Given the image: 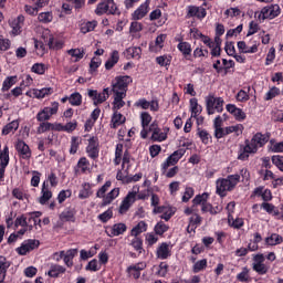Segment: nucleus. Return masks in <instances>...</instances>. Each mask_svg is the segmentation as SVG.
<instances>
[{
    "mask_svg": "<svg viewBox=\"0 0 283 283\" xmlns=\"http://www.w3.org/2000/svg\"><path fill=\"white\" fill-rule=\"evenodd\" d=\"M125 96H127V93L114 94L113 112H118V109L125 107V101H123Z\"/></svg>",
    "mask_w": 283,
    "mask_h": 283,
    "instance_id": "obj_23",
    "label": "nucleus"
},
{
    "mask_svg": "<svg viewBox=\"0 0 283 283\" xmlns=\"http://www.w3.org/2000/svg\"><path fill=\"white\" fill-rule=\"evenodd\" d=\"M69 54L73 56V59H75V62L83 59V51H81L80 49H72L69 51Z\"/></svg>",
    "mask_w": 283,
    "mask_h": 283,
    "instance_id": "obj_63",
    "label": "nucleus"
},
{
    "mask_svg": "<svg viewBox=\"0 0 283 283\" xmlns=\"http://www.w3.org/2000/svg\"><path fill=\"white\" fill-rule=\"evenodd\" d=\"M198 136L203 145H209V140H211V135H209L207 130H198Z\"/></svg>",
    "mask_w": 283,
    "mask_h": 283,
    "instance_id": "obj_62",
    "label": "nucleus"
},
{
    "mask_svg": "<svg viewBox=\"0 0 283 283\" xmlns=\"http://www.w3.org/2000/svg\"><path fill=\"white\" fill-rule=\"evenodd\" d=\"M242 132H244V126L242 124L226 127V136H229V134H235L237 136H240Z\"/></svg>",
    "mask_w": 283,
    "mask_h": 283,
    "instance_id": "obj_39",
    "label": "nucleus"
},
{
    "mask_svg": "<svg viewBox=\"0 0 283 283\" xmlns=\"http://www.w3.org/2000/svg\"><path fill=\"white\" fill-rule=\"evenodd\" d=\"M90 196H92L91 186L90 184H85L78 193V198H81V200H85V198H90Z\"/></svg>",
    "mask_w": 283,
    "mask_h": 283,
    "instance_id": "obj_53",
    "label": "nucleus"
},
{
    "mask_svg": "<svg viewBox=\"0 0 283 283\" xmlns=\"http://www.w3.org/2000/svg\"><path fill=\"white\" fill-rule=\"evenodd\" d=\"M269 134L256 133L251 140L247 139L245 143H248L258 154V149L264 147L269 143Z\"/></svg>",
    "mask_w": 283,
    "mask_h": 283,
    "instance_id": "obj_7",
    "label": "nucleus"
},
{
    "mask_svg": "<svg viewBox=\"0 0 283 283\" xmlns=\"http://www.w3.org/2000/svg\"><path fill=\"white\" fill-rule=\"evenodd\" d=\"M8 269H10V262L4 256H0V283H6Z\"/></svg>",
    "mask_w": 283,
    "mask_h": 283,
    "instance_id": "obj_24",
    "label": "nucleus"
},
{
    "mask_svg": "<svg viewBox=\"0 0 283 283\" xmlns=\"http://www.w3.org/2000/svg\"><path fill=\"white\" fill-rule=\"evenodd\" d=\"M136 193H138V188L134 187L133 191L128 192L127 196L122 201V205L119 206V213H127L129 211V208L134 202H136Z\"/></svg>",
    "mask_w": 283,
    "mask_h": 283,
    "instance_id": "obj_8",
    "label": "nucleus"
},
{
    "mask_svg": "<svg viewBox=\"0 0 283 283\" xmlns=\"http://www.w3.org/2000/svg\"><path fill=\"white\" fill-rule=\"evenodd\" d=\"M45 70H48V67L43 63H35L31 67V72H34V74H45Z\"/></svg>",
    "mask_w": 283,
    "mask_h": 283,
    "instance_id": "obj_56",
    "label": "nucleus"
},
{
    "mask_svg": "<svg viewBox=\"0 0 283 283\" xmlns=\"http://www.w3.org/2000/svg\"><path fill=\"white\" fill-rule=\"evenodd\" d=\"M76 255H78V250L77 249H71L67 250L65 255H64V263L66 264V266L71 268L74 266V258H76Z\"/></svg>",
    "mask_w": 283,
    "mask_h": 283,
    "instance_id": "obj_29",
    "label": "nucleus"
},
{
    "mask_svg": "<svg viewBox=\"0 0 283 283\" xmlns=\"http://www.w3.org/2000/svg\"><path fill=\"white\" fill-rule=\"evenodd\" d=\"M17 83V76H9L3 81L2 92H8Z\"/></svg>",
    "mask_w": 283,
    "mask_h": 283,
    "instance_id": "obj_49",
    "label": "nucleus"
},
{
    "mask_svg": "<svg viewBox=\"0 0 283 283\" xmlns=\"http://www.w3.org/2000/svg\"><path fill=\"white\" fill-rule=\"evenodd\" d=\"M95 14L97 17H103V14H118V7L114 0H103L97 4Z\"/></svg>",
    "mask_w": 283,
    "mask_h": 283,
    "instance_id": "obj_2",
    "label": "nucleus"
},
{
    "mask_svg": "<svg viewBox=\"0 0 283 283\" xmlns=\"http://www.w3.org/2000/svg\"><path fill=\"white\" fill-rule=\"evenodd\" d=\"M119 193L120 189L114 188L112 191H109L106 196L103 197L104 199L102 202V207H107V205H112V202H114V200L118 198Z\"/></svg>",
    "mask_w": 283,
    "mask_h": 283,
    "instance_id": "obj_21",
    "label": "nucleus"
},
{
    "mask_svg": "<svg viewBox=\"0 0 283 283\" xmlns=\"http://www.w3.org/2000/svg\"><path fill=\"white\" fill-rule=\"evenodd\" d=\"M132 83V78L127 75L115 78L112 92L114 94H127V86Z\"/></svg>",
    "mask_w": 283,
    "mask_h": 283,
    "instance_id": "obj_6",
    "label": "nucleus"
},
{
    "mask_svg": "<svg viewBox=\"0 0 283 283\" xmlns=\"http://www.w3.org/2000/svg\"><path fill=\"white\" fill-rule=\"evenodd\" d=\"M50 198H52V191H50L45 187V182H44L42 186V196L39 199L40 205H45V202H48V200H50Z\"/></svg>",
    "mask_w": 283,
    "mask_h": 283,
    "instance_id": "obj_44",
    "label": "nucleus"
},
{
    "mask_svg": "<svg viewBox=\"0 0 283 283\" xmlns=\"http://www.w3.org/2000/svg\"><path fill=\"white\" fill-rule=\"evenodd\" d=\"M281 12L282 9L280 8V4H269L261 9L258 19L260 21H266V19L273 20L280 17Z\"/></svg>",
    "mask_w": 283,
    "mask_h": 283,
    "instance_id": "obj_3",
    "label": "nucleus"
},
{
    "mask_svg": "<svg viewBox=\"0 0 283 283\" xmlns=\"http://www.w3.org/2000/svg\"><path fill=\"white\" fill-rule=\"evenodd\" d=\"M127 231V226L125 223H115L111 228V238L123 235Z\"/></svg>",
    "mask_w": 283,
    "mask_h": 283,
    "instance_id": "obj_30",
    "label": "nucleus"
},
{
    "mask_svg": "<svg viewBox=\"0 0 283 283\" xmlns=\"http://www.w3.org/2000/svg\"><path fill=\"white\" fill-rule=\"evenodd\" d=\"M145 231H147V223L145 221H140L132 229L130 235H133V238H138V235H140V233H145Z\"/></svg>",
    "mask_w": 283,
    "mask_h": 283,
    "instance_id": "obj_35",
    "label": "nucleus"
},
{
    "mask_svg": "<svg viewBox=\"0 0 283 283\" xmlns=\"http://www.w3.org/2000/svg\"><path fill=\"white\" fill-rule=\"evenodd\" d=\"M113 116L111 119V127L113 129H116L117 127H120L126 120L125 116L123 114L118 113V111H113Z\"/></svg>",
    "mask_w": 283,
    "mask_h": 283,
    "instance_id": "obj_22",
    "label": "nucleus"
},
{
    "mask_svg": "<svg viewBox=\"0 0 283 283\" xmlns=\"http://www.w3.org/2000/svg\"><path fill=\"white\" fill-rule=\"evenodd\" d=\"M238 182H240V175H229L227 178L218 179L216 182L218 196L224 198L227 191H233Z\"/></svg>",
    "mask_w": 283,
    "mask_h": 283,
    "instance_id": "obj_1",
    "label": "nucleus"
},
{
    "mask_svg": "<svg viewBox=\"0 0 283 283\" xmlns=\"http://www.w3.org/2000/svg\"><path fill=\"white\" fill-rule=\"evenodd\" d=\"M140 119H142V132L140 136L142 138H147V134H149V123H151V115L149 113L144 112L140 114Z\"/></svg>",
    "mask_w": 283,
    "mask_h": 283,
    "instance_id": "obj_16",
    "label": "nucleus"
},
{
    "mask_svg": "<svg viewBox=\"0 0 283 283\" xmlns=\"http://www.w3.org/2000/svg\"><path fill=\"white\" fill-rule=\"evenodd\" d=\"M69 103L73 107H81V105H83V95L78 92H74L69 96Z\"/></svg>",
    "mask_w": 283,
    "mask_h": 283,
    "instance_id": "obj_31",
    "label": "nucleus"
},
{
    "mask_svg": "<svg viewBox=\"0 0 283 283\" xmlns=\"http://www.w3.org/2000/svg\"><path fill=\"white\" fill-rule=\"evenodd\" d=\"M206 107L209 116L216 114V112L220 114L224 107V99H222V97H213V95H209L206 97Z\"/></svg>",
    "mask_w": 283,
    "mask_h": 283,
    "instance_id": "obj_4",
    "label": "nucleus"
},
{
    "mask_svg": "<svg viewBox=\"0 0 283 283\" xmlns=\"http://www.w3.org/2000/svg\"><path fill=\"white\" fill-rule=\"evenodd\" d=\"M187 19L197 17V19H205L207 17V10L205 8L189 6L187 11Z\"/></svg>",
    "mask_w": 283,
    "mask_h": 283,
    "instance_id": "obj_14",
    "label": "nucleus"
},
{
    "mask_svg": "<svg viewBox=\"0 0 283 283\" xmlns=\"http://www.w3.org/2000/svg\"><path fill=\"white\" fill-rule=\"evenodd\" d=\"M148 132H153L151 140H154L155 143H163V140H167V133L160 132V129L158 128V123L156 122L150 124V126L148 127Z\"/></svg>",
    "mask_w": 283,
    "mask_h": 283,
    "instance_id": "obj_12",
    "label": "nucleus"
},
{
    "mask_svg": "<svg viewBox=\"0 0 283 283\" xmlns=\"http://www.w3.org/2000/svg\"><path fill=\"white\" fill-rule=\"evenodd\" d=\"M156 63L160 65V67H167L171 65V56L169 55H160L156 57Z\"/></svg>",
    "mask_w": 283,
    "mask_h": 283,
    "instance_id": "obj_47",
    "label": "nucleus"
},
{
    "mask_svg": "<svg viewBox=\"0 0 283 283\" xmlns=\"http://www.w3.org/2000/svg\"><path fill=\"white\" fill-rule=\"evenodd\" d=\"M39 216H41V212H33L27 217V227L30 231H32V228L36 227V224H41V219H39Z\"/></svg>",
    "mask_w": 283,
    "mask_h": 283,
    "instance_id": "obj_26",
    "label": "nucleus"
},
{
    "mask_svg": "<svg viewBox=\"0 0 283 283\" xmlns=\"http://www.w3.org/2000/svg\"><path fill=\"white\" fill-rule=\"evenodd\" d=\"M109 98V88H104L102 93H97V97L95 99V105H101L105 103Z\"/></svg>",
    "mask_w": 283,
    "mask_h": 283,
    "instance_id": "obj_46",
    "label": "nucleus"
},
{
    "mask_svg": "<svg viewBox=\"0 0 283 283\" xmlns=\"http://www.w3.org/2000/svg\"><path fill=\"white\" fill-rule=\"evenodd\" d=\"M109 187H112V181H106L96 192L97 198H105V193H107Z\"/></svg>",
    "mask_w": 283,
    "mask_h": 283,
    "instance_id": "obj_57",
    "label": "nucleus"
},
{
    "mask_svg": "<svg viewBox=\"0 0 283 283\" xmlns=\"http://www.w3.org/2000/svg\"><path fill=\"white\" fill-rule=\"evenodd\" d=\"M76 218L74 217V211L66 210L63 211L60 214V222L57 223V227H63V223L65 222H75Z\"/></svg>",
    "mask_w": 283,
    "mask_h": 283,
    "instance_id": "obj_25",
    "label": "nucleus"
},
{
    "mask_svg": "<svg viewBox=\"0 0 283 283\" xmlns=\"http://www.w3.org/2000/svg\"><path fill=\"white\" fill-rule=\"evenodd\" d=\"M149 0H146L137 10L133 13V19L135 21H140V19H145L147 13L149 12Z\"/></svg>",
    "mask_w": 283,
    "mask_h": 283,
    "instance_id": "obj_15",
    "label": "nucleus"
},
{
    "mask_svg": "<svg viewBox=\"0 0 283 283\" xmlns=\"http://www.w3.org/2000/svg\"><path fill=\"white\" fill-rule=\"evenodd\" d=\"M228 222L230 227H233L234 229H240L241 227L244 226V221L242 219H233L231 214L228 216Z\"/></svg>",
    "mask_w": 283,
    "mask_h": 283,
    "instance_id": "obj_50",
    "label": "nucleus"
},
{
    "mask_svg": "<svg viewBox=\"0 0 283 283\" xmlns=\"http://www.w3.org/2000/svg\"><path fill=\"white\" fill-rule=\"evenodd\" d=\"M283 237L277 233H272L270 237L265 238V244L268 247H277V244H282Z\"/></svg>",
    "mask_w": 283,
    "mask_h": 283,
    "instance_id": "obj_27",
    "label": "nucleus"
},
{
    "mask_svg": "<svg viewBox=\"0 0 283 283\" xmlns=\"http://www.w3.org/2000/svg\"><path fill=\"white\" fill-rule=\"evenodd\" d=\"M57 113L59 102H53L51 106H46L38 113L36 120H39V123H45V120H50V118H52V116Z\"/></svg>",
    "mask_w": 283,
    "mask_h": 283,
    "instance_id": "obj_5",
    "label": "nucleus"
},
{
    "mask_svg": "<svg viewBox=\"0 0 283 283\" xmlns=\"http://www.w3.org/2000/svg\"><path fill=\"white\" fill-rule=\"evenodd\" d=\"M98 147H99L98 137H94V136L90 137L88 145L86 147V154L88 158H92V160H96V158H98V154L101 151Z\"/></svg>",
    "mask_w": 283,
    "mask_h": 283,
    "instance_id": "obj_9",
    "label": "nucleus"
},
{
    "mask_svg": "<svg viewBox=\"0 0 283 283\" xmlns=\"http://www.w3.org/2000/svg\"><path fill=\"white\" fill-rule=\"evenodd\" d=\"M12 196L13 198H17V200H29V196L23 193L19 188L12 190Z\"/></svg>",
    "mask_w": 283,
    "mask_h": 283,
    "instance_id": "obj_60",
    "label": "nucleus"
},
{
    "mask_svg": "<svg viewBox=\"0 0 283 283\" xmlns=\"http://www.w3.org/2000/svg\"><path fill=\"white\" fill-rule=\"evenodd\" d=\"M62 273H65V268L63 265L53 264L51 265L48 275L49 277H59Z\"/></svg>",
    "mask_w": 283,
    "mask_h": 283,
    "instance_id": "obj_34",
    "label": "nucleus"
},
{
    "mask_svg": "<svg viewBox=\"0 0 283 283\" xmlns=\"http://www.w3.org/2000/svg\"><path fill=\"white\" fill-rule=\"evenodd\" d=\"M169 231V227L165 224V222L160 221L155 226V233L157 235H163L164 233H167Z\"/></svg>",
    "mask_w": 283,
    "mask_h": 283,
    "instance_id": "obj_52",
    "label": "nucleus"
},
{
    "mask_svg": "<svg viewBox=\"0 0 283 283\" xmlns=\"http://www.w3.org/2000/svg\"><path fill=\"white\" fill-rule=\"evenodd\" d=\"M54 14L51 11L41 12L38 15V21L40 23H52Z\"/></svg>",
    "mask_w": 283,
    "mask_h": 283,
    "instance_id": "obj_41",
    "label": "nucleus"
},
{
    "mask_svg": "<svg viewBox=\"0 0 283 283\" xmlns=\"http://www.w3.org/2000/svg\"><path fill=\"white\" fill-rule=\"evenodd\" d=\"M39 244H41L39 240L30 239L28 241H24L20 248H17V253H19V255H28L30 251H34V249H39Z\"/></svg>",
    "mask_w": 283,
    "mask_h": 283,
    "instance_id": "obj_10",
    "label": "nucleus"
},
{
    "mask_svg": "<svg viewBox=\"0 0 283 283\" xmlns=\"http://www.w3.org/2000/svg\"><path fill=\"white\" fill-rule=\"evenodd\" d=\"M118 51H113L111 54V59H108V61L105 63V69L106 70H112V67H114V65H116V63H118Z\"/></svg>",
    "mask_w": 283,
    "mask_h": 283,
    "instance_id": "obj_43",
    "label": "nucleus"
},
{
    "mask_svg": "<svg viewBox=\"0 0 283 283\" xmlns=\"http://www.w3.org/2000/svg\"><path fill=\"white\" fill-rule=\"evenodd\" d=\"M96 25L98 23L96 21H88L81 24V32L82 34H87V32H94Z\"/></svg>",
    "mask_w": 283,
    "mask_h": 283,
    "instance_id": "obj_40",
    "label": "nucleus"
},
{
    "mask_svg": "<svg viewBox=\"0 0 283 283\" xmlns=\"http://www.w3.org/2000/svg\"><path fill=\"white\" fill-rule=\"evenodd\" d=\"M190 111H191V118H198V116L202 114V106L198 104L197 98L190 99Z\"/></svg>",
    "mask_w": 283,
    "mask_h": 283,
    "instance_id": "obj_28",
    "label": "nucleus"
},
{
    "mask_svg": "<svg viewBox=\"0 0 283 283\" xmlns=\"http://www.w3.org/2000/svg\"><path fill=\"white\" fill-rule=\"evenodd\" d=\"M53 92L54 90L52 87H46L42 90H34L33 95L35 98H45V96H50Z\"/></svg>",
    "mask_w": 283,
    "mask_h": 283,
    "instance_id": "obj_42",
    "label": "nucleus"
},
{
    "mask_svg": "<svg viewBox=\"0 0 283 283\" xmlns=\"http://www.w3.org/2000/svg\"><path fill=\"white\" fill-rule=\"evenodd\" d=\"M52 129V123L42 122L38 127V134H45V132H50Z\"/></svg>",
    "mask_w": 283,
    "mask_h": 283,
    "instance_id": "obj_61",
    "label": "nucleus"
},
{
    "mask_svg": "<svg viewBox=\"0 0 283 283\" xmlns=\"http://www.w3.org/2000/svg\"><path fill=\"white\" fill-rule=\"evenodd\" d=\"M253 271L259 275H266L269 273V266L264 264V254H256L254 256Z\"/></svg>",
    "mask_w": 283,
    "mask_h": 283,
    "instance_id": "obj_11",
    "label": "nucleus"
},
{
    "mask_svg": "<svg viewBox=\"0 0 283 283\" xmlns=\"http://www.w3.org/2000/svg\"><path fill=\"white\" fill-rule=\"evenodd\" d=\"M227 112H229L230 114H232V116H234L235 120H244L247 118V114L241 109L238 108L235 105L233 104H228L226 106Z\"/></svg>",
    "mask_w": 283,
    "mask_h": 283,
    "instance_id": "obj_17",
    "label": "nucleus"
},
{
    "mask_svg": "<svg viewBox=\"0 0 283 283\" xmlns=\"http://www.w3.org/2000/svg\"><path fill=\"white\" fill-rule=\"evenodd\" d=\"M17 129H19V122L13 120V122L7 124L2 128V134H3V136H8V134H14V132H17Z\"/></svg>",
    "mask_w": 283,
    "mask_h": 283,
    "instance_id": "obj_37",
    "label": "nucleus"
},
{
    "mask_svg": "<svg viewBox=\"0 0 283 283\" xmlns=\"http://www.w3.org/2000/svg\"><path fill=\"white\" fill-rule=\"evenodd\" d=\"M237 46L239 52H241L242 54H255V52H258V44H253L252 46H249L247 42L239 41Z\"/></svg>",
    "mask_w": 283,
    "mask_h": 283,
    "instance_id": "obj_19",
    "label": "nucleus"
},
{
    "mask_svg": "<svg viewBox=\"0 0 283 283\" xmlns=\"http://www.w3.org/2000/svg\"><path fill=\"white\" fill-rule=\"evenodd\" d=\"M48 45L50 50H61V48H63V42L57 41L54 39L53 35H50L48 40Z\"/></svg>",
    "mask_w": 283,
    "mask_h": 283,
    "instance_id": "obj_48",
    "label": "nucleus"
},
{
    "mask_svg": "<svg viewBox=\"0 0 283 283\" xmlns=\"http://www.w3.org/2000/svg\"><path fill=\"white\" fill-rule=\"evenodd\" d=\"M201 211L202 213H211V216H216L218 213H220V211H222V207L221 206H217V210L213 208V206H211V203H208L207 201L201 206Z\"/></svg>",
    "mask_w": 283,
    "mask_h": 283,
    "instance_id": "obj_36",
    "label": "nucleus"
},
{
    "mask_svg": "<svg viewBox=\"0 0 283 283\" xmlns=\"http://www.w3.org/2000/svg\"><path fill=\"white\" fill-rule=\"evenodd\" d=\"M249 154H256L255 148H252L248 143H245V146L243 147V149L240 150L238 159L249 160Z\"/></svg>",
    "mask_w": 283,
    "mask_h": 283,
    "instance_id": "obj_33",
    "label": "nucleus"
},
{
    "mask_svg": "<svg viewBox=\"0 0 283 283\" xmlns=\"http://www.w3.org/2000/svg\"><path fill=\"white\" fill-rule=\"evenodd\" d=\"M15 149L24 159L30 158V156H32V153L30 151V146H28V144H25V142L23 140H18Z\"/></svg>",
    "mask_w": 283,
    "mask_h": 283,
    "instance_id": "obj_20",
    "label": "nucleus"
},
{
    "mask_svg": "<svg viewBox=\"0 0 283 283\" xmlns=\"http://www.w3.org/2000/svg\"><path fill=\"white\" fill-rule=\"evenodd\" d=\"M156 253L159 260H167V258H171V249L169 248V244L165 242L157 248Z\"/></svg>",
    "mask_w": 283,
    "mask_h": 283,
    "instance_id": "obj_18",
    "label": "nucleus"
},
{
    "mask_svg": "<svg viewBox=\"0 0 283 283\" xmlns=\"http://www.w3.org/2000/svg\"><path fill=\"white\" fill-rule=\"evenodd\" d=\"M15 227H28V217L22 214L15 219Z\"/></svg>",
    "mask_w": 283,
    "mask_h": 283,
    "instance_id": "obj_64",
    "label": "nucleus"
},
{
    "mask_svg": "<svg viewBox=\"0 0 283 283\" xmlns=\"http://www.w3.org/2000/svg\"><path fill=\"white\" fill-rule=\"evenodd\" d=\"M189 224H190V227H196V229H198V227H200L202 224V217H200V214H198V213H193L189 218Z\"/></svg>",
    "mask_w": 283,
    "mask_h": 283,
    "instance_id": "obj_51",
    "label": "nucleus"
},
{
    "mask_svg": "<svg viewBox=\"0 0 283 283\" xmlns=\"http://www.w3.org/2000/svg\"><path fill=\"white\" fill-rule=\"evenodd\" d=\"M78 169H81L82 174H85L87 169H90V161H87V158L82 157L77 163Z\"/></svg>",
    "mask_w": 283,
    "mask_h": 283,
    "instance_id": "obj_58",
    "label": "nucleus"
},
{
    "mask_svg": "<svg viewBox=\"0 0 283 283\" xmlns=\"http://www.w3.org/2000/svg\"><path fill=\"white\" fill-rule=\"evenodd\" d=\"M186 153H187V150L185 148H180V149L174 151V154H171L168 158L176 165V164H178V160H180V158H182L185 156Z\"/></svg>",
    "mask_w": 283,
    "mask_h": 283,
    "instance_id": "obj_45",
    "label": "nucleus"
},
{
    "mask_svg": "<svg viewBox=\"0 0 283 283\" xmlns=\"http://www.w3.org/2000/svg\"><path fill=\"white\" fill-rule=\"evenodd\" d=\"M177 48L184 54L185 59L189 60V56H191V44L189 42H180Z\"/></svg>",
    "mask_w": 283,
    "mask_h": 283,
    "instance_id": "obj_38",
    "label": "nucleus"
},
{
    "mask_svg": "<svg viewBox=\"0 0 283 283\" xmlns=\"http://www.w3.org/2000/svg\"><path fill=\"white\" fill-rule=\"evenodd\" d=\"M275 96H280V88L274 86L265 94V101H273Z\"/></svg>",
    "mask_w": 283,
    "mask_h": 283,
    "instance_id": "obj_59",
    "label": "nucleus"
},
{
    "mask_svg": "<svg viewBox=\"0 0 283 283\" xmlns=\"http://www.w3.org/2000/svg\"><path fill=\"white\" fill-rule=\"evenodd\" d=\"M207 198H209V195L207 192L202 193V195H197L193 200H192V203L195 206H198V205H205L207 202Z\"/></svg>",
    "mask_w": 283,
    "mask_h": 283,
    "instance_id": "obj_55",
    "label": "nucleus"
},
{
    "mask_svg": "<svg viewBox=\"0 0 283 283\" xmlns=\"http://www.w3.org/2000/svg\"><path fill=\"white\" fill-rule=\"evenodd\" d=\"M124 54L127 56V59H140L143 50L139 46H130L124 52Z\"/></svg>",
    "mask_w": 283,
    "mask_h": 283,
    "instance_id": "obj_32",
    "label": "nucleus"
},
{
    "mask_svg": "<svg viewBox=\"0 0 283 283\" xmlns=\"http://www.w3.org/2000/svg\"><path fill=\"white\" fill-rule=\"evenodd\" d=\"M147 269V263L139 262L134 265L127 268V273L129 277H134V280H138L140 277V271H145Z\"/></svg>",
    "mask_w": 283,
    "mask_h": 283,
    "instance_id": "obj_13",
    "label": "nucleus"
},
{
    "mask_svg": "<svg viewBox=\"0 0 283 283\" xmlns=\"http://www.w3.org/2000/svg\"><path fill=\"white\" fill-rule=\"evenodd\" d=\"M207 269V259L197 261L192 268L193 273H200V271H205Z\"/></svg>",
    "mask_w": 283,
    "mask_h": 283,
    "instance_id": "obj_54",
    "label": "nucleus"
}]
</instances>
